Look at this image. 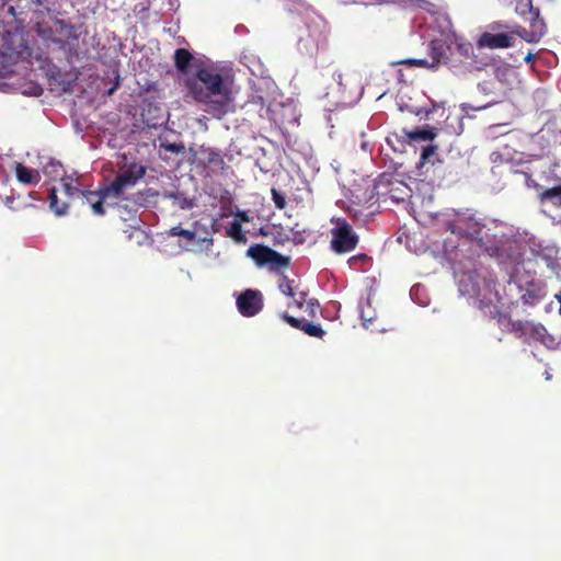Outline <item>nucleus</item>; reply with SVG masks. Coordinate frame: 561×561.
Returning <instances> with one entry per match:
<instances>
[{
  "mask_svg": "<svg viewBox=\"0 0 561 561\" xmlns=\"http://www.w3.org/2000/svg\"><path fill=\"white\" fill-rule=\"evenodd\" d=\"M34 199L35 197L33 195V192H28L27 195L19 194L18 196L12 195L10 197H7L5 204L10 209L14 211H20L33 207Z\"/></svg>",
  "mask_w": 561,
  "mask_h": 561,
  "instance_id": "obj_19",
  "label": "nucleus"
},
{
  "mask_svg": "<svg viewBox=\"0 0 561 561\" xmlns=\"http://www.w3.org/2000/svg\"><path fill=\"white\" fill-rule=\"evenodd\" d=\"M42 93H43V88L37 84V91H36L37 98L41 96Z\"/></svg>",
  "mask_w": 561,
  "mask_h": 561,
  "instance_id": "obj_46",
  "label": "nucleus"
},
{
  "mask_svg": "<svg viewBox=\"0 0 561 561\" xmlns=\"http://www.w3.org/2000/svg\"><path fill=\"white\" fill-rule=\"evenodd\" d=\"M237 307L243 317H254L263 308V296L259 290L247 289L238 297Z\"/></svg>",
  "mask_w": 561,
  "mask_h": 561,
  "instance_id": "obj_10",
  "label": "nucleus"
},
{
  "mask_svg": "<svg viewBox=\"0 0 561 561\" xmlns=\"http://www.w3.org/2000/svg\"><path fill=\"white\" fill-rule=\"evenodd\" d=\"M438 147L436 145H427L423 147L419 167L422 168L427 163L434 164L433 158L436 156Z\"/></svg>",
  "mask_w": 561,
  "mask_h": 561,
  "instance_id": "obj_27",
  "label": "nucleus"
},
{
  "mask_svg": "<svg viewBox=\"0 0 561 561\" xmlns=\"http://www.w3.org/2000/svg\"><path fill=\"white\" fill-rule=\"evenodd\" d=\"M169 234L172 237H183L187 241H194L196 237L194 231L183 229L180 226L172 227L169 230Z\"/></svg>",
  "mask_w": 561,
  "mask_h": 561,
  "instance_id": "obj_31",
  "label": "nucleus"
},
{
  "mask_svg": "<svg viewBox=\"0 0 561 561\" xmlns=\"http://www.w3.org/2000/svg\"><path fill=\"white\" fill-rule=\"evenodd\" d=\"M47 192L49 209L58 217L65 216L68 213L70 199L72 197H67L65 194H62V185L59 187L54 185L47 188Z\"/></svg>",
  "mask_w": 561,
  "mask_h": 561,
  "instance_id": "obj_11",
  "label": "nucleus"
},
{
  "mask_svg": "<svg viewBox=\"0 0 561 561\" xmlns=\"http://www.w3.org/2000/svg\"><path fill=\"white\" fill-rule=\"evenodd\" d=\"M511 75H513V71L508 67H497L495 69V77L499 80H506Z\"/></svg>",
  "mask_w": 561,
  "mask_h": 561,
  "instance_id": "obj_37",
  "label": "nucleus"
},
{
  "mask_svg": "<svg viewBox=\"0 0 561 561\" xmlns=\"http://www.w3.org/2000/svg\"><path fill=\"white\" fill-rule=\"evenodd\" d=\"M526 5L529 8V15H530L529 31L534 34V36H536V41L539 42L542 38V36L546 34V31H547L546 23H545L543 19L540 18L539 10L533 8L530 0H527Z\"/></svg>",
  "mask_w": 561,
  "mask_h": 561,
  "instance_id": "obj_18",
  "label": "nucleus"
},
{
  "mask_svg": "<svg viewBox=\"0 0 561 561\" xmlns=\"http://www.w3.org/2000/svg\"><path fill=\"white\" fill-rule=\"evenodd\" d=\"M342 78H343V75L337 72V73H334V80L340 84L342 85Z\"/></svg>",
  "mask_w": 561,
  "mask_h": 561,
  "instance_id": "obj_42",
  "label": "nucleus"
},
{
  "mask_svg": "<svg viewBox=\"0 0 561 561\" xmlns=\"http://www.w3.org/2000/svg\"><path fill=\"white\" fill-rule=\"evenodd\" d=\"M32 48L24 34L20 31H5L0 44V78L16 72L15 67L21 64H31Z\"/></svg>",
  "mask_w": 561,
  "mask_h": 561,
  "instance_id": "obj_3",
  "label": "nucleus"
},
{
  "mask_svg": "<svg viewBox=\"0 0 561 561\" xmlns=\"http://www.w3.org/2000/svg\"><path fill=\"white\" fill-rule=\"evenodd\" d=\"M448 47L442 41H432L430 44V56L432 58L431 68L436 67L439 64H447V51Z\"/></svg>",
  "mask_w": 561,
  "mask_h": 561,
  "instance_id": "obj_20",
  "label": "nucleus"
},
{
  "mask_svg": "<svg viewBox=\"0 0 561 561\" xmlns=\"http://www.w3.org/2000/svg\"><path fill=\"white\" fill-rule=\"evenodd\" d=\"M538 197L541 203H550L556 207H561V182L542 190Z\"/></svg>",
  "mask_w": 561,
  "mask_h": 561,
  "instance_id": "obj_21",
  "label": "nucleus"
},
{
  "mask_svg": "<svg viewBox=\"0 0 561 561\" xmlns=\"http://www.w3.org/2000/svg\"><path fill=\"white\" fill-rule=\"evenodd\" d=\"M344 4H355V3H377L382 0H341Z\"/></svg>",
  "mask_w": 561,
  "mask_h": 561,
  "instance_id": "obj_40",
  "label": "nucleus"
},
{
  "mask_svg": "<svg viewBox=\"0 0 561 561\" xmlns=\"http://www.w3.org/2000/svg\"><path fill=\"white\" fill-rule=\"evenodd\" d=\"M62 194L67 197L80 198L82 205H89L95 216L106 214L105 205H110V199H116L115 195L108 192V185H104L96 191L81 190L71 182H65Z\"/></svg>",
  "mask_w": 561,
  "mask_h": 561,
  "instance_id": "obj_5",
  "label": "nucleus"
},
{
  "mask_svg": "<svg viewBox=\"0 0 561 561\" xmlns=\"http://www.w3.org/2000/svg\"><path fill=\"white\" fill-rule=\"evenodd\" d=\"M42 172L46 175L50 181L60 180L59 186H61L65 182H70L69 180L64 179L65 170L61 163L57 161H49L45 165H43Z\"/></svg>",
  "mask_w": 561,
  "mask_h": 561,
  "instance_id": "obj_22",
  "label": "nucleus"
},
{
  "mask_svg": "<svg viewBox=\"0 0 561 561\" xmlns=\"http://www.w3.org/2000/svg\"><path fill=\"white\" fill-rule=\"evenodd\" d=\"M217 157H218V154H217V153H213V154H210V156H209L208 161H209V162H214V161L216 160V158H217Z\"/></svg>",
  "mask_w": 561,
  "mask_h": 561,
  "instance_id": "obj_44",
  "label": "nucleus"
},
{
  "mask_svg": "<svg viewBox=\"0 0 561 561\" xmlns=\"http://www.w3.org/2000/svg\"><path fill=\"white\" fill-rule=\"evenodd\" d=\"M37 36H39L48 47L53 44L58 49L69 51L75 49L79 39L76 26L57 19L56 15L46 23L37 21Z\"/></svg>",
  "mask_w": 561,
  "mask_h": 561,
  "instance_id": "obj_4",
  "label": "nucleus"
},
{
  "mask_svg": "<svg viewBox=\"0 0 561 561\" xmlns=\"http://www.w3.org/2000/svg\"><path fill=\"white\" fill-rule=\"evenodd\" d=\"M147 168L138 162H131L121 170L118 175L108 184V192L121 198L125 191L133 187L146 174Z\"/></svg>",
  "mask_w": 561,
  "mask_h": 561,
  "instance_id": "obj_9",
  "label": "nucleus"
},
{
  "mask_svg": "<svg viewBox=\"0 0 561 561\" xmlns=\"http://www.w3.org/2000/svg\"><path fill=\"white\" fill-rule=\"evenodd\" d=\"M280 318L291 328L301 330L309 336L322 339L325 335V331L321 328L320 324H313L306 321L305 319L295 318L287 312L282 313Z\"/></svg>",
  "mask_w": 561,
  "mask_h": 561,
  "instance_id": "obj_13",
  "label": "nucleus"
},
{
  "mask_svg": "<svg viewBox=\"0 0 561 561\" xmlns=\"http://www.w3.org/2000/svg\"><path fill=\"white\" fill-rule=\"evenodd\" d=\"M193 59V55L185 48H178L174 53V66L182 73L187 72Z\"/></svg>",
  "mask_w": 561,
  "mask_h": 561,
  "instance_id": "obj_24",
  "label": "nucleus"
},
{
  "mask_svg": "<svg viewBox=\"0 0 561 561\" xmlns=\"http://www.w3.org/2000/svg\"><path fill=\"white\" fill-rule=\"evenodd\" d=\"M508 285L516 286L519 290L520 299L524 304L534 306L538 304L542 297V289L540 284L535 279L534 275L524 271L519 267L515 268V272L511 275Z\"/></svg>",
  "mask_w": 561,
  "mask_h": 561,
  "instance_id": "obj_7",
  "label": "nucleus"
},
{
  "mask_svg": "<svg viewBox=\"0 0 561 561\" xmlns=\"http://www.w3.org/2000/svg\"><path fill=\"white\" fill-rule=\"evenodd\" d=\"M497 322L502 330L512 332L518 339H524L529 321L513 320L507 314L499 313Z\"/></svg>",
  "mask_w": 561,
  "mask_h": 561,
  "instance_id": "obj_15",
  "label": "nucleus"
},
{
  "mask_svg": "<svg viewBox=\"0 0 561 561\" xmlns=\"http://www.w3.org/2000/svg\"><path fill=\"white\" fill-rule=\"evenodd\" d=\"M359 260H367V255H366V254H360V255L352 256V257L348 260V263H350V264H353L354 262L359 261Z\"/></svg>",
  "mask_w": 561,
  "mask_h": 561,
  "instance_id": "obj_41",
  "label": "nucleus"
},
{
  "mask_svg": "<svg viewBox=\"0 0 561 561\" xmlns=\"http://www.w3.org/2000/svg\"><path fill=\"white\" fill-rule=\"evenodd\" d=\"M514 34L526 41L527 43H538L536 41V36L529 31V28H526L524 26H516L513 31Z\"/></svg>",
  "mask_w": 561,
  "mask_h": 561,
  "instance_id": "obj_32",
  "label": "nucleus"
},
{
  "mask_svg": "<svg viewBox=\"0 0 561 561\" xmlns=\"http://www.w3.org/2000/svg\"><path fill=\"white\" fill-rule=\"evenodd\" d=\"M402 133L410 144L419 141H432L437 136L436 128L428 125L415 127L412 130L402 129Z\"/></svg>",
  "mask_w": 561,
  "mask_h": 561,
  "instance_id": "obj_17",
  "label": "nucleus"
},
{
  "mask_svg": "<svg viewBox=\"0 0 561 561\" xmlns=\"http://www.w3.org/2000/svg\"><path fill=\"white\" fill-rule=\"evenodd\" d=\"M526 184L529 187H534L539 193L545 190L540 184H538L535 180L531 179V176L526 178Z\"/></svg>",
  "mask_w": 561,
  "mask_h": 561,
  "instance_id": "obj_39",
  "label": "nucleus"
},
{
  "mask_svg": "<svg viewBox=\"0 0 561 561\" xmlns=\"http://www.w3.org/2000/svg\"><path fill=\"white\" fill-rule=\"evenodd\" d=\"M402 64L413 65V66L423 67V68L431 67V65L427 62L426 59H407V60L402 61Z\"/></svg>",
  "mask_w": 561,
  "mask_h": 561,
  "instance_id": "obj_38",
  "label": "nucleus"
},
{
  "mask_svg": "<svg viewBox=\"0 0 561 561\" xmlns=\"http://www.w3.org/2000/svg\"><path fill=\"white\" fill-rule=\"evenodd\" d=\"M271 193L275 207L278 209H284L286 207L285 196L276 188H272Z\"/></svg>",
  "mask_w": 561,
  "mask_h": 561,
  "instance_id": "obj_34",
  "label": "nucleus"
},
{
  "mask_svg": "<svg viewBox=\"0 0 561 561\" xmlns=\"http://www.w3.org/2000/svg\"><path fill=\"white\" fill-rule=\"evenodd\" d=\"M557 265H558L557 262H551V264H550L551 268H553V270L556 268Z\"/></svg>",
  "mask_w": 561,
  "mask_h": 561,
  "instance_id": "obj_49",
  "label": "nucleus"
},
{
  "mask_svg": "<svg viewBox=\"0 0 561 561\" xmlns=\"http://www.w3.org/2000/svg\"><path fill=\"white\" fill-rule=\"evenodd\" d=\"M160 147L165 151L172 153H183L185 151V146L183 142H161Z\"/></svg>",
  "mask_w": 561,
  "mask_h": 561,
  "instance_id": "obj_33",
  "label": "nucleus"
},
{
  "mask_svg": "<svg viewBox=\"0 0 561 561\" xmlns=\"http://www.w3.org/2000/svg\"><path fill=\"white\" fill-rule=\"evenodd\" d=\"M294 280H290L286 275H282L278 284L279 290L288 296V297H295V290L293 287Z\"/></svg>",
  "mask_w": 561,
  "mask_h": 561,
  "instance_id": "obj_30",
  "label": "nucleus"
},
{
  "mask_svg": "<svg viewBox=\"0 0 561 561\" xmlns=\"http://www.w3.org/2000/svg\"><path fill=\"white\" fill-rule=\"evenodd\" d=\"M64 1L65 0H37V5L43 8V10L37 11V14L43 11H46L54 16L61 14Z\"/></svg>",
  "mask_w": 561,
  "mask_h": 561,
  "instance_id": "obj_26",
  "label": "nucleus"
},
{
  "mask_svg": "<svg viewBox=\"0 0 561 561\" xmlns=\"http://www.w3.org/2000/svg\"><path fill=\"white\" fill-rule=\"evenodd\" d=\"M542 179L547 183L561 182V165L557 161H549L547 168L542 171Z\"/></svg>",
  "mask_w": 561,
  "mask_h": 561,
  "instance_id": "obj_25",
  "label": "nucleus"
},
{
  "mask_svg": "<svg viewBox=\"0 0 561 561\" xmlns=\"http://www.w3.org/2000/svg\"><path fill=\"white\" fill-rule=\"evenodd\" d=\"M185 87L188 95L206 105L207 111L218 115L228 112L232 101L230 82L214 67H199L194 77L186 80Z\"/></svg>",
  "mask_w": 561,
  "mask_h": 561,
  "instance_id": "obj_1",
  "label": "nucleus"
},
{
  "mask_svg": "<svg viewBox=\"0 0 561 561\" xmlns=\"http://www.w3.org/2000/svg\"><path fill=\"white\" fill-rule=\"evenodd\" d=\"M456 48L458 54L463 58L468 59V64L476 70H482L485 67L493 65V58L486 57L483 59H479L478 55H474L473 46L471 43H458Z\"/></svg>",
  "mask_w": 561,
  "mask_h": 561,
  "instance_id": "obj_14",
  "label": "nucleus"
},
{
  "mask_svg": "<svg viewBox=\"0 0 561 561\" xmlns=\"http://www.w3.org/2000/svg\"><path fill=\"white\" fill-rule=\"evenodd\" d=\"M228 236L231 237L237 242L245 241V237L242 231V226L239 221H232L230 228L228 229Z\"/></svg>",
  "mask_w": 561,
  "mask_h": 561,
  "instance_id": "obj_29",
  "label": "nucleus"
},
{
  "mask_svg": "<svg viewBox=\"0 0 561 561\" xmlns=\"http://www.w3.org/2000/svg\"><path fill=\"white\" fill-rule=\"evenodd\" d=\"M447 227L451 233L474 242L481 252L489 256L495 257L501 254L502 249L499 240L490 233V229L478 220L474 215L458 213L454 219L448 221Z\"/></svg>",
  "mask_w": 561,
  "mask_h": 561,
  "instance_id": "obj_2",
  "label": "nucleus"
},
{
  "mask_svg": "<svg viewBox=\"0 0 561 561\" xmlns=\"http://www.w3.org/2000/svg\"><path fill=\"white\" fill-rule=\"evenodd\" d=\"M247 255L251 257L259 267L268 266L271 270L279 271L290 265V257L285 256L264 244H252Z\"/></svg>",
  "mask_w": 561,
  "mask_h": 561,
  "instance_id": "obj_8",
  "label": "nucleus"
},
{
  "mask_svg": "<svg viewBox=\"0 0 561 561\" xmlns=\"http://www.w3.org/2000/svg\"><path fill=\"white\" fill-rule=\"evenodd\" d=\"M534 58V55L531 53H528L525 57H524V61L525 62H530Z\"/></svg>",
  "mask_w": 561,
  "mask_h": 561,
  "instance_id": "obj_43",
  "label": "nucleus"
},
{
  "mask_svg": "<svg viewBox=\"0 0 561 561\" xmlns=\"http://www.w3.org/2000/svg\"><path fill=\"white\" fill-rule=\"evenodd\" d=\"M291 298H293V305L298 309H301L304 307V305L307 304V301H308L306 291L295 293V297H291Z\"/></svg>",
  "mask_w": 561,
  "mask_h": 561,
  "instance_id": "obj_35",
  "label": "nucleus"
},
{
  "mask_svg": "<svg viewBox=\"0 0 561 561\" xmlns=\"http://www.w3.org/2000/svg\"><path fill=\"white\" fill-rule=\"evenodd\" d=\"M547 334L546 328L540 323L528 322L526 334L524 336V341L530 343L535 342H543L545 336Z\"/></svg>",
  "mask_w": 561,
  "mask_h": 561,
  "instance_id": "obj_23",
  "label": "nucleus"
},
{
  "mask_svg": "<svg viewBox=\"0 0 561 561\" xmlns=\"http://www.w3.org/2000/svg\"><path fill=\"white\" fill-rule=\"evenodd\" d=\"M240 217L242 218V220H248V217L244 213L240 214Z\"/></svg>",
  "mask_w": 561,
  "mask_h": 561,
  "instance_id": "obj_47",
  "label": "nucleus"
},
{
  "mask_svg": "<svg viewBox=\"0 0 561 561\" xmlns=\"http://www.w3.org/2000/svg\"><path fill=\"white\" fill-rule=\"evenodd\" d=\"M556 297H557L558 301L560 302V313H561V295H557Z\"/></svg>",
  "mask_w": 561,
  "mask_h": 561,
  "instance_id": "obj_48",
  "label": "nucleus"
},
{
  "mask_svg": "<svg viewBox=\"0 0 561 561\" xmlns=\"http://www.w3.org/2000/svg\"><path fill=\"white\" fill-rule=\"evenodd\" d=\"M383 183H387L390 186L387 193L391 199L399 202L404 201L405 196H408V192L410 190L403 182L393 180L390 175L382 174L379 179V184Z\"/></svg>",
  "mask_w": 561,
  "mask_h": 561,
  "instance_id": "obj_16",
  "label": "nucleus"
},
{
  "mask_svg": "<svg viewBox=\"0 0 561 561\" xmlns=\"http://www.w3.org/2000/svg\"><path fill=\"white\" fill-rule=\"evenodd\" d=\"M30 95L35 94V87H30L28 91L26 92Z\"/></svg>",
  "mask_w": 561,
  "mask_h": 561,
  "instance_id": "obj_45",
  "label": "nucleus"
},
{
  "mask_svg": "<svg viewBox=\"0 0 561 561\" xmlns=\"http://www.w3.org/2000/svg\"><path fill=\"white\" fill-rule=\"evenodd\" d=\"M306 307H307V312L309 314V317L313 318L316 317V313H317V310L319 308V302L317 299H309L306 304Z\"/></svg>",
  "mask_w": 561,
  "mask_h": 561,
  "instance_id": "obj_36",
  "label": "nucleus"
},
{
  "mask_svg": "<svg viewBox=\"0 0 561 561\" xmlns=\"http://www.w3.org/2000/svg\"><path fill=\"white\" fill-rule=\"evenodd\" d=\"M334 227L331 229V249L343 254L353 251L359 241V237L353 230L352 226L344 218L332 219Z\"/></svg>",
  "mask_w": 561,
  "mask_h": 561,
  "instance_id": "obj_6",
  "label": "nucleus"
},
{
  "mask_svg": "<svg viewBox=\"0 0 561 561\" xmlns=\"http://www.w3.org/2000/svg\"><path fill=\"white\" fill-rule=\"evenodd\" d=\"M16 178L21 183L28 184L32 182V170L21 163L15 167Z\"/></svg>",
  "mask_w": 561,
  "mask_h": 561,
  "instance_id": "obj_28",
  "label": "nucleus"
},
{
  "mask_svg": "<svg viewBox=\"0 0 561 561\" xmlns=\"http://www.w3.org/2000/svg\"><path fill=\"white\" fill-rule=\"evenodd\" d=\"M478 48H508L513 46V37L506 33H490L484 32L477 41Z\"/></svg>",
  "mask_w": 561,
  "mask_h": 561,
  "instance_id": "obj_12",
  "label": "nucleus"
}]
</instances>
